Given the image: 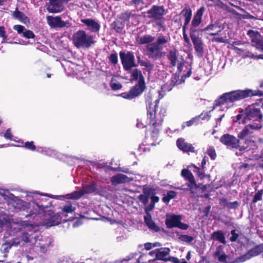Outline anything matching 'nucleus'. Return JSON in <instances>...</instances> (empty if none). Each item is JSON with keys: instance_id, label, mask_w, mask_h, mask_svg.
Listing matches in <instances>:
<instances>
[{"instance_id": "nucleus-53", "label": "nucleus", "mask_w": 263, "mask_h": 263, "mask_svg": "<svg viewBox=\"0 0 263 263\" xmlns=\"http://www.w3.org/2000/svg\"><path fill=\"white\" fill-rule=\"evenodd\" d=\"M239 206V203L238 201L229 202L227 208L230 209H236Z\"/></svg>"}, {"instance_id": "nucleus-14", "label": "nucleus", "mask_w": 263, "mask_h": 263, "mask_svg": "<svg viewBox=\"0 0 263 263\" xmlns=\"http://www.w3.org/2000/svg\"><path fill=\"white\" fill-rule=\"evenodd\" d=\"M247 34L251 39L253 46L261 52H263V38L257 31L249 30Z\"/></svg>"}, {"instance_id": "nucleus-27", "label": "nucleus", "mask_w": 263, "mask_h": 263, "mask_svg": "<svg viewBox=\"0 0 263 263\" xmlns=\"http://www.w3.org/2000/svg\"><path fill=\"white\" fill-rule=\"evenodd\" d=\"M181 175L187 180L189 182L187 183L188 186L192 189L195 184V181L193 174L187 169H183L181 171Z\"/></svg>"}, {"instance_id": "nucleus-29", "label": "nucleus", "mask_w": 263, "mask_h": 263, "mask_svg": "<svg viewBox=\"0 0 263 263\" xmlns=\"http://www.w3.org/2000/svg\"><path fill=\"white\" fill-rule=\"evenodd\" d=\"M168 60L170 61L171 67H174L177 63V51L176 50H171L167 55Z\"/></svg>"}, {"instance_id": "nucleus-47", "label": "nucleus", "mask_w": 263, "mask_h": 263, "mask_svg": "<svg viewBox=\"0 0 263 263\" xmlns=\"http://www.w3.org/2000/svg\"><path fill=\"white\" fill-rule=\"evenodd\" d=\"M161 244L159 242H155V243H150L147 242L144 244V248L146 250H149L153 248L156 247H160L161 246Z\"/></svg>"}, {"instance_id": "nucleus-31", "label": "nucleus", "mask_w": 263, "mask_h": 263, "mask_svg": "<svg viewBox=\"0 0 263 263\" xmlns=\"http://www.w3.org/2000/svg\"><path fill=\"white\" fill-rule=\"evenodd\" d=\"M211 238L213 240H217L223 244L226 243L224 234L221 231L214 232L212 234Z\"/></svg>"}, {"instance_id": "nucleus-49", "label": "nucleus", "mask_w": 263, "mask_h": 263, "mask_svg": "<svg viewBox=\"0 0 263 263\" xmlns=\"http://www.w3.org/2000/svg\"><path fill=\"white\" fill-rule=\"evenodd\" d=\"M23 35L27 39H33L35 37V35L32 31L26 29L23 32Z\"/></svg>"}, {"instance_id": "nucleus-5", "label": "nucleus", "mask_w": 263, "mask_h": 263, "mask_svg": "<svg viewBox=\"0 0 263 263\" xmlns=\"http://www.w3.org/2000/svg\"><path fill=\"white\" fill-rule=\"evenodd\" d=\"M263 93L259 91H253L251 90H237L222 94L214 103V108L221 106L222 108L228 109L232 106L233 103L237 101L253 96H262Z\"/></svg>"}, {"instance_id": "nucleus-30", "label": "nucleus", "mask_w": 263, "mask_h": 263, "mask_svg": "<svg viewBox=\"0 0 263 263\" xmlns=\"http://www.w3.org/2000/svg\"><path fill=\"white\" fill-rule=\"evenodd\" d=\"M36 151L39 153L50 156L53 157L57 155V152L55 151L49 147H37L36 148Z\"/></svg>"}, {"instance_id": "nucleus-38", "label": "nucleus", "mask_w": 263, "mask_h": 263, "mask_svg": "<svg viewBox=\"0 0 263 263\" xmlns=\"http://www.w3.org/2000/svg\"><path fill=\"white\" fill-rule=\"evenodd\" d=\"M110 85L111 89L114 90H119L122 88L121 84L113 79L111 81Z\"/></svg>"}, {"instance_id": "nucleus-16", "label": "nucleus", "mask_w": 263, "mask_h": 263, "mask_svg": "<svg viewBox=\"0 0 263 263\" xmlns=\"http://www.w3.org/2000/svg\"><path fill=\"white\" fill-rule=\"evenodd\" d=\"M199 35L200 33H196L195 31H194V33H190V37L194 44L195 50L197 52V55L199 57H201L203 53V44L201 37H199Z\"/></svg>"}, {"instance_id": "nucleus-48", "label": "nucleus", "mask_w": 263, "mask_h": 263, "mask_svg": "<svg viewBox=\"0 0 263 263\" xmlns=\"http://www.w3.org/2000/svg\"><path fill=\"white\" fill-rule=\"evenodd\" d=\"M0 37L3 39L2 43H5L7 39V35L5 30V28L3 26H0Z\"/></svg>"}, {"instance_id": "nucleus-41", "label": "nucleus", "mask_w": 263, "mask_h": 263, "mask_svg": "<svg viewBox=\"0 0 263 263\" xmlns=\"http://www.w3.org/2000/svg\"><path fill=\"white\" fill-rule=\"evenodd\" d=\"M245 57L250 58L254 59H263V53L259 55H254L250 51H246L244 54Z\"/></svg>"}, {"instance_id": "nucleus-36", "label": "nucleus", "mask_w": 263, "mask_h": 263, "mask_svg": "<svg viewBox=\"0 0 263 263\" xmlns=\"http://www.w3.org/2000/svg\"><path fill=\"white\" fill-rule=\"evenodd\" d=\"M202 114L200 115L199 117H196L195 118H193L190 120L186 121V122L183 123L182 124V128H184L185 126H191L195 123H197L199 120V118H201L202 120L204 119V117H202Z\"/></svg>"}, {"instance_id": "nucleus-54", "label": "nucleus", "mask_w": 263, "mask_h": 263, "mask_svg": "<svg viewBox=\"0 0 263 263\" xmlns=\"http://www.w3.org/2000/svg\"><path fill=\"white\" fill-rule=\"evenodd\" d=\"M217 27H218V26L215 24H210V25L207 26L206 27H205L203 29H200V30H201V32L206 31L208 30H213Z\"/></svg>"}, {"instance_id": "nucleus-13", "label": "nucleus", "mask_w": 263, "mask_h": 263, "mask_svg": "<svg viewBox=\"0 0 263 263\" xmlns=\"http://www.w3.org/2000/svg\"><path fill=\"white\" fill-rule=\"evenodd\" d=\"M120 56L123 66L126 70H129L132 68L136 66L135 63V57L133 53L130 52H127V53L121 52Z\"/></svg>"}, {"instance_id": "nucleus-61", "label": "nucleus", "mask_w": 263, "mask_h": 263, "mask_svg": "<svg viewBox=\"0 0 263 263\" xmlns=\"http://www.w3.org/2000/svg\"><path fill=\"white\" fill-rule=\"evenodd\" d=\"M151 203H153V204H154V205L156 203L158 202L159 201V198L158 196H154V195L151 196Z\"/></svg>"}, {"instance_id": "nucleus-15", "label": "nucleus", "mask_w": 263, "mask_h": 263, "mask_svg": "<svg viewBox=\"0 0 263 263\" xmlns=\"http://www.w3.org/2000/svg\"><path fill=\"white\" fill-rule=\"evenodd\" d=\"M205 8L204 7H201L196 11L191 22L190 33H194V31L196 32V33L201 32L200 29L196 28L201 24L202 17Z\"/></svg>"}, {"instance_id": "nucleus-7", "label": "nucleus", "mask_w": 263, "mask_h": 263, "mask_svg": "<svg viewBox=\"0 0 263 263\" xmlns=\"http://www.w3.org/2000/svg\"><path fill=\"white\" fill-rule=\"evenodd\" d=\"M245 118H242L243 115L241 114L237 115V121L243 123L250 122L253 124L259 123L262 126V115L259 105L253 104L248 106L245 110Z\"/></svg>"}, {"instance_id": "nucleus-8", "label": "nucleus", "mask_w": 263, "mask_h": 263, "mask_svg": "<svg viewBox=\"0 0 263 263\" xmlns=\"http://www.w3.org/2000/svg\"><path fill=\"white\" fill-rule=\"evenodd\" d=\"M132 78L134 80L138 81V83L132 87L128 92H123L120 94V96L127 100H132L136 98L145 89L144 79L142 75L141 71L135 69L132 72Z\"/></svg>"}, {"instance_id": "nucleus-32", "label": "nucleus", "mask_w": 263, "mask_h": 263, "mask_svg": "<svg viewBox=\"0 0 263 263\" xmlns=\"http://www.w3.org/2000/svg\"><path fill=\"white\" fill-rule=\"evenodd\" d=\"M144 221L149 229L155 231L158 230V228L153 221L151 215L149 213H147V214H146V215L144 216Z\"/></svg>"}, {"instance_id": "nucleus-39", "label": "nucleus", "mask_w": 263, "mask_h": 263, "mask_svg": "<svg viewBox=\"0 0 263 263\" xmlns=\"http://www.w3.org/2000/svg\"><path fill=\"white\" fill-rule=\"evenodd\" d=\"M263 195V190L258 191L254 195L253 199V202L256 203L257 201H260L262 199Z\"/></svg>"}, {"instance_id": "nucleus-63", "label": "nucleus", "mask_w": 263, "mask_h": 263, "mask_svg": "<svg viewBox=\"0 0 263 263\" xmlns=\"http://www.w3.org/2000/svg\"><path fill=\"white\" fill-rule=\"evenodd\" d=\"M220 203L223 206L227 207L229 202L226 198H221L220 200Z\"/></svg>"}, {"instance_id": "nucleus-44", "label": "nucleus", "mask_w": 263, "mask_h": 263, "mask_svg": "<svg viewBox=\"0 0 263 263\" xmlns=\"http://www.w3.org/2000/svg\"><path fill=\"white\" fill-rule=\"evenodd\" d=\"M179 239L184 242L190 243L194 240L193 237L187 235H182L179 237Z\"/></svg>"}, {"instance_id": "nucleus-51", "label": "nucleus", "mask_w": 263, "mask_h": 263, "mask_svg": "<svg viewBox=\"0 0 263 263\" xmlns=\"http://www.w3.org/2000/svg\"><path fill=\"white\" fill-rule=\"evenodd\" d=\"M24 146L27 149L32 151H34L36 149V147L34 145V143L33 141L25 142Z\"/></svg>"}, {"instance_id": "nucleus-22", "label": "nucleus", "mask_w": 263, "mask_h": 263, "mask_svg": "<svg viewBox=\"0 0 263 263\" xmlns=\"http://www.w3.org/2000/svg\"><path fill=\"white\" fill-rule=\"evenodd\" d=\"M133 180L132 178L128 177L124 174H118L113 176L110 179V181L113 185H116L118 184L130 182Z\"/></svg>"}, {"instance_id": "nucleus-9", "label": "nucleus", "mask_w": 263, "mask_h": 263, "mask_svg": "<svg viewBox=\"0 0 263 263\" xmlns=\"http://www.w3.org/2000/svg\"><path fill=\"white\" fill-rule=\"evenodd\" d=\"M74 46L78 48H89L95 43L93 35L83 30L77 31L72 36Z\"/></svg>"}, {"instance_id": "nucleus-46", "label": "nucleus", "mask_w": 263, "mask_h": 263, "mask_svg": "<svg viewBox=\"0 0 263 263\" xmlns=\"http://www.w3.org/2000/svg\"><path fill=\"white\" fill-rule=\"evenodd\" d=\"M144 193H145V192ZM138 199L141 202H142L144 204H146L147 203L148 201L149 196L148 195H146L145 194H141L139 196Z\"/></svg>"}, {"instance_id": "nucleus-55", "label": "nucleus", "mask_w": 263, "mask_h": 263, "mask_svg": "<svg viewBox=\"0 0 263 263\" xmlns=\"http://www.w3.org/2000/svg\"><path fill=\"white\" fill-rule=\"evenodd\" d=\"M231 234L230 240L232 242L235 241L238 237V234L236 233V231L234 230L231 231Z\"/></svg>"}, {"instance_id": "nucleus-43", "label": "nucleus", "mask_w": 263, "mask_h": 263, "mask_svg": "<svg viewBox=\"0 0 263 263\" xmlns=\"http://www.w3.org/2000/svg\"><path fill=\"white\" fill-rule=\"evenodd\" d=\"M207 154L212 160H215L216 157V154L214 148L212 146H210L207 151Z\"/></svg>"}, {"instance_id": "nucleus-56", "label": "nucleus", "mask_w": 263, "mask_h": 263, "mask_svg": "<svg viewBox=\"0 0 263 263\" xmlns=\"http://www.w3.org/2000/svg\"><path fill=\"white\" fill-rule=\"evenodd\" d=\"M177 69H178L177 71H178L179 74H180V73H181L182 71H183V69H184V61H183V60H182L180 62H178Z\"/></svg>"}, {"instance_id": "nucleus-4", "label": "nucleus", "mask_w": 263, "mask_h": 263, "mask_svg": "<svg viewBox=\"0 0 263 263\" xmlns=\"http://www.w3.org/2000/svg\"><path fill=\"white\" fill-rule=\"evenodd\" d=\"M145 102L147 110V126L149 128L151 138L154 141L158 140L159 133L163 121L160 116L156 115V107L159 102L158 99L153 101L151 95H147L145 97Z\"/></svg>"}, {"instance_id": "nucleus-23", "label": "nucleus", "mask_w": 263, "mask_h": 263, "mask_svg": "<svg viewBox=\"0 0 263 263\" xmlns=\"http://www.w3.org/2000/svg\"><path fill=\"white\" fill-rule=\"evenodd\" d=\"M177 146L181 151L184 152H194V147L192 144L186 142L184 139L179 138L177 140Z\"/></svg>"}, {"instance_id": "nucleus-18", "label": "nucleus", "mask_w": 263, "mask_h": 263, "mask_svg": "<svg viewBox=\"0 0 263 263\" xmlns=\"http://www.w3.org/2000/svg\"><path fill=\"white\" fill-rule=\"evenodd\" d=\"M146 13L148 18L160 21L164 14V9L162 7L153 6Z\"/></svg>"}, {"instance_id": "nucleus-57", "label": "nucleus", "mask_w": 263, "mask_h": 263, "mask_svg": "<svg viewBox=\"0 0 263 263\" xmlns=\"http://www.w3.org/2000/svg\"><path fill=\"white\" fill-rule=\"evenodd\" d=\"M4 137L6 139H9V140H13L12 139L13 136H12V135L11 133V129H10V128H9V129H8L6 130V132L5 135H4Z\"/></svg>"}, {"instance_id": "nucleus-20", "label": "nucleus", "mask_w": 263, "mask_h": 263, "mask_svg": "<svg viewBox=\"0 0 263 263\" xmlns=\"http://www.w3.org/2000/svg\"><path fill=\"white\" fill-rule=\"evenodd\" d=\"M170 249L168 248H162L159 249H156L154 251L149 252V254L155 256L156 262L157 260L166 261L167 258L166 256L169 254Z\"/></svg>"}, {"instance_id": "nucleus-28", "label": "nucleus", "mask_w": 263, "mask_h": 263, "mask_svg": "<svg viewBox=\"0 0 263 263\" xmlns=\"http://www.w3.org/2000/svg\"><path fill=\"white\" fill-rule=\"evenodd\" d=\"M11 227V219L7 215H3L0 216V227L2 229H8Z\"/></svg>"}, {"instance_id": "nucleus-33", "label": "nucleus", "mask_w": 263, "mask_h": 263, "mask_svg": "<svg viewBox=\"0 0 263 263\" xmlns=\"http://www.w3.org/2000/svg\"><path fill=\"white\" fill-rule=\"evenodd\" d=\"M150 256L153 255H150L149 253L147 254H142L138 259V263H156V259L149 258Z\"/></svg>"}, {"instance_id": "nucleus-10", "label": "nucleus", "mask_w": 263, "mask_h": 263, "mask_svg": "<svg viewBox=\"0 0 263 263\" xmlns=\"http://www.w3.org/2000/svg\"><path fill=\"white\" fill-rule=\"evenodd\" d=\"M247 124V125L238 135V137L241 141V143H245L247 140L253 141L251 138L249 139L248 137L254 131L259 130L261 128V126L259 123L253 124L250 122ZM243 145H245V143Z\"/></svg>"}, {"instance_id": "nucleus-58", "label": "nucleus", "mask_w": 263, "mask_h": 263, "mask_svg": "<svg viewBox=\"0 0 263 263\" xmlns=\"http://www.w3.org/2000/svg\"><path fill=\"white\" fill-rule=\"evenodd\" d=\"M166 194L170 199H173L176 196V193L173 191L167 192Z\"/></svg>"}, {"instance_id": "nucleus-52", "label": "nucleus", "mask_w": 263, "mask_h": 263, "mask_svg": "<svg viewBox=\"0 0 263 263\" xmlns=\"http://www.w3.org/2000/svg\"><path fill=\"white\" fill-rule=\"evenodd\" d=\"M13 29L16 30L18 34L23 33L25 30V28L22 25H14L13 27Z\"/></svg>"}, {"instance_id": "nucleus-60", "label": "nucleus", "mask_w": 263, "mask_h": 263, "mask_svg": "<svg viewBox=\"0 0 263 263\" xmlns=\"http://www.w3.org/2000/svg\"><path fill=\"white\" fill-rule=\"evenodd\" d=\"M170 261L174 263H180V261L179 260V259L177 258L174 257H167L166 261Z\"/></svg>"}, {"instance_id": "nucleus-1", "label": "nucleus", "mask_w": 263, "mask_h": 263, "mask_svg": "<svg viewBox=\"0 0 263 263\" xmlns=\"http://www.w3.org/2000/svg\"><path fill=\"white\" fill-rule=\"evenodd\" d=\"M25 194V197L29 202H26L15 196H13V199L17 201V206L20 210H27L29 212V214L26 215V217H31L33 220L36 221H38L39 218L42 220V221L34 224H42L47 227H50L58 225L61 222L62 217L60 213L51 215L52 213L50 211H48V213H45V209L50 207L51 204L49 201H47L48 200L46 198L43 196L55 198V196L39 194L36 192H27Z\"/></svg>"}, {"instance_id": "nucleus-11", "label": "nucleus", "mask_w": 263, "mask_h": 263, "mask_svg": "<svg viewBox=\"0 0 263 263\" xmlns=\"http://www.w3.org/2000/svg\"><path fill=\"white\" fill-rule=\"evenodd\" d=\"M97 189V183L94 181H92L84 186L82 190L75 191L69 195H67V198L77 199L81 197L84 194L96 193Z\"/></svg>"}, {"instance_id": "nucleus-6", "label": "nucleus", "mask_w": 263, "mask_h": 263, "mask_svg": "<svg viewBox=\"0 0 263 263\" xmlns=\"http://www.w3.org/2000/svg\"><path fill=\"white\" fill-rule=\"evenodd\" d=\"M220 141L229 148L238 149L240 152H237V155H241V153L243 152L251 151V153H253V151L257 147L256 143L254 141L247 140L245 142V145H242L240 140H238L235 136L229 134L222 136Z\"/></svg>"}, {"instance_id": "nucleus-35", "label": "nucleus", "mask_w": 263, "mask_h": 263, "mask_svg": "<svg viewBox=\"0 0 263 263\" xmlns=\"http://www.w3.org/2000/svg\"><path fill=\"white\" fill-rule=\"evenodd\" d=\"M109 190V186L97 185V189L96 194H99L102 196H107L108 195V191Z\"/></svg>"}, {"instance_id": "nucleus-12", "label": "nucleus", "mask_w": 263, "mask_h": 263, "mask_svg": "<svg viewBox=\"0 0 263 263\" xmlns=\"http://www.w3.org/2000/svg\"><path fill=\"white\" fill-rule=\"evenodd\" d=\"M181 217L180 215H171L167 216L165 223L168 228L174 227L178 228L181 230H186L189 226L181 222Z\"/></svg>"}, {"instance_id": "nucleus-45", "label": "nucleus", "mask_w": 263, "mask_h": 263, "mask_svg": "<svg viewBox=\"0 0 263 263\" xmlns=\"http://www.w3.org/2000/svg\"><path fill=\"white\" fill-rule=\"evenodd\" d=\"M139 64L141 66H143L147 68L148 70H151L153 68V65L148 61H139Z\"/></svg>"}, {"instance_id": "nucleus-19", "label": "nucleus", "mask_w": 263, "mask_h": 263, "mask_svg": "<svg viewBox=\"0 0 263 263\" xmlns=\"http://www.w3.org/2000/svg\"><path fill=\"white\" fill-rule=\"evenodd\" d=\"M70 0H49V5L47 7L48 11L50 13H58L61 11L63 4L67 3Z\"/></svg>"}, {"instance_id": "nucleus-26", "label": "nucleus", "mask_w": 263, "mask_h": 263, "mask_svg": "<svg viewBox=\"0 0 263 263\" xmlns=\"http://www.w3.org/2000/svg\"><path fill=\"white\" fill-rule=\"evenodd\" d=\"M181 14L183 15L184 17V23L182 27L183 31H185L186 27L189 25L191 21L192 15V10L190 8H185L181 12Z\"/></svg>"}, {"instance_id": "nucleus-42", "label": "nucleus", "mask_w": 263, "mask_h": 263, "mask_svg": "<svg viewBox=\"0 0 263 263\" xmlns=\"http://www.w3.org/2000/svg\"><path fill=\"white\" fill-rule=\"evenodd\" d=\"M108 58H109V63H111V64L115 65L118 63V54L117 53H111L109 55Z\"/></svg>"}, {"instance_id": "nucleus-37", "label": "nucleus", "mask_w": 263, "mask_h": 263, "mask_svg": "<svg viewBox=\"0 0 263 263\" xmlns=\"http://www.w3.org/2000/svg\"><path fill=\"white\" fill-rule=\"evenodd\" d=\"M13 16L15 18L23 23H26L28 20L26 15L23 12L19 11H15L13 12Z\"/></svg>"}, {"instance_id": "nucleus-40", "label": "nucleus", "mask_w": 263, "mask_h": 263, "mask_svg": "<svg viewBox=\"0 0 263 263\" xmlns=\"http://www.w3.org/2000/svg\"><path fill=\"white\" fill-rule=\"evenodd\" d=\"M194 167L195 168L194 172L197 174L199 177H200L201 179L204 178L205 174L203 169H202V167L200 168L199 167H196L195 165H194Z\"/></svg>"}, {"instance_id": "nucleus-3", "label": "nucleus", "mask_w": 263, "mask_h": 263, "mask_svg": "<svg viewBox=\"0 0 263 263\" xmlns=\"http://www.w3.org/2000/svg\"><path fill=\"white\" fill-rule=\"evenodd\" d=\"M136 42L140 45L147 44L146 47L147 55L151 59L158 60L165 55L163 48L167 47L170 41V37L167 35L159 34L155 42V37L149 35H138Z\"/></svg>"}, {"instance_id": "nucleus-24", "label": "nucleus", "mask_w": 263, "mask_h": 263, "mask_svg": "<svg viewBox=\"0 0 263 263\" xmlns=\"http://www.w3.org/2000/svg\"><path fill=\"white\" fill-rule=\"evenodd\" d=\"M259 251L257 248H253L249 251L246 254L240 256L238 259L237 261L239 262H244L251 257L256 256L259 254Z\"/></svg>"}, {"instance_id": "nucleus-25", "label": "nucleus", "mask_w": 263, "mask_h": 263, "mask_svg": "<svg viewBox=\"0 0 263 263\" xmlns=\"http://www.w3.org/2000/svg\"><path fill=\"white\" fill-rule=\"evenodd\" d=\"M259 251L257 248H253L249 251L246 254L240 256L238 259L237 261L239 262H244L251 257L256 256L259 254Z\"/></svg>"}, {"instance_id": "nucleus-62", "label": "nucleus", "mask_w": 263, "mask_h": 263, "mask_svg": "<svg viewBox=\"0 0 263 263\" xmlns=\"http://www.w3.org/2000/svg\"><path fill=\"white\" fill-rule=\"evenodd\" d=\"M226 40L223 37H215L212 40L213 42H215L217 43H224Z\"/></svg>"}, {"instance_id": "nucleus-64", "label": "nucleus", "mask_w": 263, "mask_h": 263, "mask_svg": "<svg viewBox=\"0 0 263 263\" xmlns=\"http://www.w3.org/2000/svg\"><path fill=\"white\" fill-rule=\"evenodd\" d=\"M227 11L230 12L235 15H239V13H237L234 9L231 8L230 7H228V9L227 10Z\"/></svg>"}, {"instance_id": "nucleus-50", "label": "nucleus", "mask_w": 263, "mask_h": 263, "mask_svg": "<svg viewBox=\"0 0 263 263\" xmlns=\"http://www.w3.org/2000/svg\"><path fill=\"white\" fill-rule=\"evenodd\" d=\"M211 1L213 2L214 3H215L219 8H220L224 10L227 11V10L228 9V7H229L227 5L224 4V3H223L219 0H215V1Z\"/></svg>"}, {"instance_id": "nucleus-21", "label": "nucleus", "mask_w": 263, "mask_h": 263, "mask_svg": "<svg viewBox=\"0 0 263 263\" xmlns=\"http://www.w3.org/2000/svg\"><path fill=\"white\" fill-rule=\"evenodd\" d=\"M81 22L87 26V29L91 32H98L100 29V25L99 23L92 18L81 19Z\"/></svg>"}, {"instance_id": "nucleus-2", "label": "nucleus", "mask_w": 263, "mask_h": 263, "mask_svg": "<svg viewBox=\"0 0 263 263\" xmlns=\"http://www.w3.org/2000/svg\"><path fill=\"white\" fill-rule=\"evenodd\" d=\"M21 225L24 228L21 238L23 241L33 246V249L37 253H44L51 243V239L48 237H43L33 224L23 221Z\"/></svg>"}, {"instance_id": "nucleus-34", "label": "nucleus", "mask_w": 263, "mask_h": 263, "mask_svg": "<svg viewBox=\"0 0 263 263\" xmlns=\"http://www.w3.org/2000/svg\"><path fill=\"white\" fill-rule=\"evenodd\" d=\"M75 210V208L73 207L71 204H68L64 205L62 208L61 212H59L62 217H66L67 215L66 214L71 213Z\"/></svg>"}, {"instance_id": "nucleus-17", "label": "nucleus", "mask_w": 263, "mask_h": 263, "mask_svg": "<svg viewBox=\"0 0 263 263\" xmlns=\"http://www.w3.org/2000/svg\"><path fill=\"white\" fill-rule=\"evenodd\" d=\"M47 21L48 25L53 28L70 26V23L68 21H63L59 16H48Z\"/></svg>"}, {"instance_id": "nucleus-59", "label": "nucleus", "mask_w": 263, "mask_h": 263, "mask_svg": "<svg viewBox=\"0 0 263 263\" xmlns=\"http://www.w3.org/2000/svg\"><path fill=\"white\" fill-rule=\"evenodd\" d=\"M154 207L155 205L154 204H153V203L151 202L149 205L145 209L146 214H147V213H149V212L153 210Z\"/></svg>"}]
</instances>
